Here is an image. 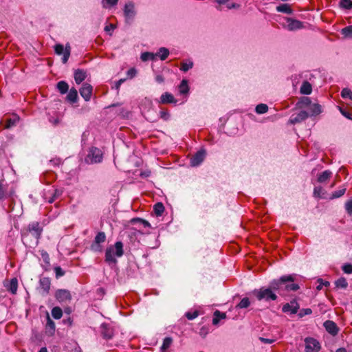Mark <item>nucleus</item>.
I'll use <instances>...</instances> for the list:
<instances>
[{"instance_id": "f257e3e1", "label": "nucleus", "mask_w": 352, "mask_h": 352, "mask_svg": "<svg viewBox=\"0 0 352 352\" xmlns=\"http://www.w3.org/2000/svg\"><path fill=\"white\" fill-rule=\"evenodd\" d=\"M295 276L294 274L283 276L279 279L272 281L271 287L280 295H285L287 292L297 291L299 286L294 283Z\"/></svg>"}, {"instance_id": "f03ea898", "label": "nucleus", "mask_w": 352, "mask_h": 352, "mask_svg": "<svg viewBox=\"0 0 352 352\" xmlns=\"http://www.w3.org/2000/svg\"><path fill=\"white\" fill-rule=\"evenodd\" d=\"M123 254V243L121 241H117L114 245H110L106 249L105 261L109 264H115L117 263L115 256L120 257Z\"/></svg>"}, {"instance_id": "7ed1b4c3", "label": "nucleus", "mask_w": 352, "mask_h": 352, "mask_svg": "<svg viewBox=\"0 0 352 352\" xmlns=\"http://www.w3.org/2000/svg\"><path fill=\"white\" fill-rule=\"evenodd\" d=\"M273 291L274 290L271 287L270 283L269 288L262 287L260 289H255L253 291V294L258 300H275L277 298V296L273 292Z\"/></svg>"}, {"instance_id": "20e7f679", "label": "nucleus", "mask_w": 352, "mask_h": 352, "mask_svg": "<svg viewBox=\"0 0 352 352\" xmlns=\"http://www.w3.org/2000/svg\"><path fill=\"white\" fill-rule=\"evenodd\" d=\"M43 228L40 226V223L37 221L30 223L27 228V232L23 234V238L25 239L29 234H31L36 240L37 244L41 237Z\"/></svg>"}, {"instance_id": "39448f33", "label": "nucleus", "mask_w": 352, "mask_h": 352, "mask_svg": "<svg viewBox=\"0 0 352 352\" xmlns=\"http://www.w3.org/2000/svg\"><path fill=\"white\" fill-rule=\"evenodd\" d=\"M102 160V153L100 149L96 147H91L85 157L87 164L101 162Z\"/></svg>"}, {"instance_id": "423d86ee", "label": "nucleus", "mask_w": 352, "mask_h": 352, "mask_svg": "<svg viewBox=\"0 0 352 352\" xmlns=\"http://www.w3.org/2000/svg\"><path fill=\"white\" fill-rule=\"evenodd\" d=\"M106 241V234L104 232H99L95 236L94 241L91 245V250L96 252H100L102 250L101 243Z\"/></svg>"}, {"instance_id": "0eeeda50", "label": "nucleus", "mask_w": 352, "mask_h": 352, "mask_svg": "<svg viewBox=\"0 0 352 352\" xmlns=\"http://www.w3.org/2000/svg\"><path fill=\"white\" fill-rule=\"evenodd\" d=\"M305 343L306 352H318L320 349L319 342L313 338H307Z\"/></svg>"}, {"instance_id": "6e6552de", "label": "nucleus", "mask_w": 352, "mask_h": 352, "mask_svg": "<svg viewBox=\"0 0 352 352\" xmlns=\"http://www.w3.org/2000/svg\"><path fill=\"white\" fill-rule=\"evenodd\" d=\"M55 297L56 300L60 303L67 304L72 300V295L70 292L67 289H58L56 292Z\"/></svg>"}, {"instance_id": "1a4fd4ad", "label": "nucleus", "mask_w": 352, "mask_h": 352, "mask_svg": "<svg viewBox=\"0 0 352 352\" xmlns=\"http://www.w3.org/2000/svg\"><path fill=\"white\" fill-rule=\"evenodd\" d=\"M283 25L289 31H295L303 28L302 22L292 18H287L286 23Z\"/></svg>"}, {"instance_id": "9d476101", "label": "nucleus", "mask_w": 352, "mask_h": 352, "mask_svg": "<svg viewBox=\"0 0 352 352\" xmlns=\"http://www.w3.org/2000/svg\"><path fill=\"white\" fill-rule=\"evenodd\" d=\"M93 91V87L88 84L84 83L79 90L80 96L85 99V101H89Z\"/></svg>"}, {"instance_id": "9b49d317", "label": "nucleus", "mask_w": 352, "mask_h": 352, "mask_svg": "<svg viewBox=\"0 0 352 352\" xmlns=\"http://www.w3.org/2000/svg\"><path fill=\"white\" fill-rule=\"evenodd\" d=\"M55 52L58 54H63V56L62 58V61L63 63H66L69 59V57L70 56V48L67 49L66 47L65 49H64V47L61 44H57L54 47Z\"/></svg>"}, {"instance_id": "f8f14e48", "label": "nucleus", "mask_w": 352, "mask_h": 352, "mask_svg": "<svg viewBox=\"0 0 352 352\" xmlns=\"http://www.w3.org/2000/svg\"><path fill=\"white\" fill-rule=\"evenodd\" d=\"M206 157V151L204 150H200L197 151L190 160V165L192 166H197L199 165L204 160Z\"/></svg>"}, {"instance_id": "ddd939ff", "label": "nucleus", "mask_w": 352, "mask_h": 352, "mask_svg": "<svg viewBox=\"0 0 352 352\" xmlns=\"http://www.w3.org/2000/svg\"><path fill=\"white\" fill-rule=\"evenodd\" d=\"M300 306L296 300H292L289 303H286L283 307V311L285 313H290L295 314L298 312Z\"/></svg>"}, {"instance_id": "4468645a", "label": "nucleus", "mask_w": 352, "mask_h": 352, "mask_svg": "<svg viewBox=\"0 0 352 352\" xmlns=\"http://www.w3.org/2000/svg\"><path fill=\"white\" fill-rule=\"evenodd\" d=\"M325 330L332 336H336L339 332V328L336 323L332 320H327L323 324Z\"/></svg>"}, {"instance_id": "2eb2a0df", "label": "nucleus", "mask_w": 352, "mask_h": 352, "mask_svg": "<svg viewBox=\"0 0 352 352\" xmlns=\"http://www.w3.org/2000/svg\"><path fill=\"white\" fill-rule=\"evenodd\" d=\"M309 116V113L306 111H301L296 115H292L289 119V122L292 124L301 122L306 120Z\"/></svg>"}, {"instance_id": "dca6fc26", "label": "nucleus", "mask_w": 352, "mask_h": 352, "mask_svg": "<svg viewBox=\"0 0 352 352\" xmlns=\"http://www.w3.org/2000/svg\"><path fill=\"white\" fill-rule=\"evenodd\" d=\"M100 333L102 336L107 340L111 339L113 335L112 328L107 324H102L101 325Z\"/></svg>"}, {"instance_id": "f3484780", "label": "nucleus", "mask_w": 352, "mask_h": 352, "mask_svg": "<svg viewBox=\"0 0 352 352\" xmlns=\"http://www.w3.org/2000/svg\"><path fill=\"white\" fill-rule=\"evenodd\" d=\"M20 118L16 114H13L10 118H6L5 121V125L3 129H10L13 126H15L17 123L19 122Z\"/></svg>"}, {"instance_id": "a211bd4d", "label": "nucleus", "mask_w": 352, "mask_h": 352, "mask_svg": "<svg viewBox=\"0 0 352 352\" xmlns=\"http://www.w3.org/2000/svg\"><path fill=\"white\" fill-rule=\"evenodd\" d=\"M39 283L44 294H47L49 293L51 286L50 279L47 277H43L40 279Z\"/></svg>"}, {"instance_id": "6ab92c4d", "label": "nucleus", "mask_w": 352, "mask_h": 352, "mask_svg": "<svg viewBox=\"0 0 352 352\" xmlns=\"http://www.w3.org/2000/svg\"><path fill=\"white\" fill-rule=\"evenodd\" d=\"M126 19H132L135 15L134 6L132 3H126L124 10Z\"/></svg>"}, {"instance_id": "aec40b11", "label": "nucleus", "mask_w": 352, "mask_h": 352, "mask_svg": "<svg viewBox=\"0 0 352 352\" xmlns=\"http://www.w3.org/2000/svg\"><path fill=\"white\" fill-rule=\"evenodd\" d=\"M160 102L162 104L175 103L176 100L171 94L165 92L161 96Z\"/></svg>"}, {"instance_id": "412c9836", "label": "nucleus", "mask_w": 352, "mask_h": 352, "mask_svg": "<svg viewBox=\"0 0 352 352\" xmlns=\"http://www.w3.org/2000/svg\"><path fill=\"white\" fill-rule=\"evenodd\" d=\"M67 100L71 103H75L78 100V91L74 88L72 87L69 89V93L66 97Z\"/></svg>"}, {"instance_id": "4be33fe9", "label": "nucleus", "mask_w": 352, "mask_h": 352, "mask_svg": "<svg viewBox=\"0 0 352 352\" xmlns=\"http://www.w3.org/2000/svg\"><path fill=\"white\" fill-rule=\"evenodd\" d=\"M86 78V73L82 69H76L74 72V80L77 84H80Z\"/></svg>"}, {"instance_id": "5701e85b", "label": "nucleus", "mask_w": 352, "mask_h": 352, "mask_svg": "<svg viewBox=\"0 0 352 352\" xmlns=\"http://www.w3.org/2000/svg\"><path fill=\"white\" fill-rule=\"evenodd\" d=\"M226 318V314L225 313H222L219 310H216L214 313L212 324L214 325H217L219 324L220 320L224 319Z\"/></svg>"}, {"instance_id": "b1692460", "label": "nucleus", "mask_w": 352, "mask_h": 352, "mask_svg": "<svg viewBox=\"0 0 352 352\" xmlns=\"http://www.w3.org/2000/svg\"><path fill=\"white\" fill-rule=\"evenodd\" d=\"M57 89L61 94H66L69 90V85L65 81H59L57 83Z\"/></svg>"}, {"instance_id": "393cba45", "label": "nucleus", "mask_w": 352, "mask_h": 352, "mask_svg": "<svg viewBox=\"0 0 352 352\" xmlns=\"http://www.w3.org/2000/svg\"><path fill=\"white\" fill-rule=\"evenodd\" d=\"M179 91L181 94H186L189 91V87L187 80H182L179 85Z\"/></svg>"}, {"instance_id": "a878e982", "label": "nucleus", "mask_w": 352, "mask_h": 352, "mask_svg": "<svg viewBox=\"0 0 352 352\" xmlns=\"http://www.w3.org/2000/svg\"><path fill=\"white\" fill-rule=\"evenodd\" d=\"M331 175H332V173L330 170H324L321 174H320L318 175V181L320 183H323V182H326L327 179H329L330 178V177L331 176Z\"/></svg>"}, {"instance_id": "bb28decb", "label": "nucleus", "mask_w": 352, "mask_h": 352, "mask_svg": "<svg viewBox=\"0 0 352 352\" xmlns=\"http://www.w3.org/2000/svg\"><path fill=\"white\" fill-rule=\"evenodd\" d=\"M310 116H315L322 112L321 106L318 104H311L309 107Z\"/></svg>"}, {"instance_id": "cd10ccee", "label": "nucleus", "mask_w": 352, "mask_h": 352, "mask_svg": "<svg viewBox=\"0 0 352 352\" xmlns=\"http://www.w3.org/2000/svg\"><path fill=\"white\" fill-rule=\"evenodd\" d=\"M169 55V50L166 47H160L156 54L162 60H166Z\"/></svg>"}, {"instance_id": "c85d7f7f", "label": "nucleus", "mask_w": 352, "mask_h": 352, "mask_svg": "<svg viewBox=\"0 0 352 352\" xmlns=\"http://www.w3.org/2000/svg\"><path fill=\"white\" fill-rule=\"evenodd\" d=\"M215 2L218 3L220 6L224 5L228 9L238 8L239 6H236L234 3L231 1V0H214Z\"/></svg>"}, {"instance_id": "c756f323", "label": "nucleus", "mask_w": 352, "mask_h": 352, "mask_svg": "<svg viewBox=\"0 0 352 352\" xmlns=\"http://www.w3.org/2000/svg\"><path fill=\"white\" fill-rule=\"evenodd\" d=\"M153 211L156 216H161L164 211V206L162 203L158 202L155 204L153 206Z\"/></svg>"}, {"instance_id": "7c9ffc66", "label": "nucleus", "mask_w": 352, "mask_h": 352, "mask_svg": "<svg viewBox=\"0 0 352 352\" xmlns=\"http://www.w3.org/2000/svg\"><path fill=\"white\" fill-rule=\"evenodd\" d=\"M312 88L311 84L307 81H305L300 87V92L303 94H310Z\"/></svg>"}, {"instance_id": "2f4dec72", "label": "nucleus", "mask_w": 352, "mask_h": 352, "mask_svg": "<svg viewBox=\"0 0 352 352\" xmlns=\"http://www.w3.org/2000/svg\"><path fill=\"white\" fill-rule=\"evenodd\" d=\"M17 287H18V281H17L16 278H12L10 282L8 289L12 294H15L17 291Z\"/></svg>"}, {"instance_id": "473e14b6", "label": "nucleus", "mask_w": 352, "mask_h": 352, "mask_svg": "<svg viewBox=\"0 0 352 352\" xmlns=\"http://www.w3.org/2000/svg\"><path fill=\"white\" fill-rule=\"evenodd\" d=\"M276 10L279 12L292 14V9L288 4H281L276 7Z\"/></svg>"}, {"instance_id": "72a5a7b5", "label": "nucleus", "mask_w": 352, "mask_h": 352, "mask_svg": "<svg viewBox=\"0 0 352 352\" xmlns=\"http://www.w3.org/2000/svg\"><path fill=\"white\" fill-rule=\"evenodd\" d=\"M311 104V100L308 97L302 98L298 103L297 105L299 108L309 107Z\"/></svg>"}, {"instance_id": "f704fd0d", "label": "nucleus", "mask_w": 352, "mask_h": 352, "mask_svg": "<svg viewBox=\"0 0 352 352\" xmlns=\"http://www.w3.org/2000/svg\"><path fill=\"white\" fill-rule=\"evenodd\" d=\"M173 342V340L170 337H166L164 339L162 346H161V351L166 352V350L170 346Z\"/></svg>"}, {"instance_id": "c9c22d12", "label": "nucleus", "mask_w": 352, "mask_h": 352, "mask_svg": "<svg viewBox=\"0 0 352 352\" xmlns=\"http://www.w3.org/2000/svg\"><path fill=\"white\" fill-rule=\"evenodd\" d=\"M335 285L338 288L346 289L348 286V283L345 278H340L336 282Z\"/></svg>"}, {"instance_id": "e433bc0d", "label": "nucleus", "mask_w": 352, "mask_h": 352, "mask_svg": "<svg viewBox=\"0 0 352 352\" xmlns=\"http://www.w3.org/2000/svg\"><path fill=\"white\" fill-rule=\"evenodd\" d=\"M52 316L54 319H60L63 316L62 309L58 307H55L52 310Z\"/></svg>"}, {"instance_id": "4c0bfd02", "label": "nucleus", "mask_w": 352, "mask_h": 352, "mask_svg": "<svg viewBox=\"0 0 352 352\" xmlns=\"http://www.w3.org/2000/svg\"><path fill=\"white\" fill-rule=\"evenodd\" d=\"M251 302L248 298H243L240 302L236 305V308L245 309L248 308L250 305Z\"/></svg>"}, {"instance_id": "58836bf2", "label": "nucleus", "mask_w": 352, "mask_h": 352, "mask_svg": "<svg viewBox=\"0 0 352 352\" xmlns=\"http://www.w3.org/2000/svg\"><path fill=\"white\" fill-rule=\"evenodd\" d=\"M268 111V107L265 104H259L256 107V112L258 114H263Z\"/></svg>"}, {"instance_id": "ea45409f", "label": "nucleus", "mask_w": 352, "mask_h": 352, "mask_svg": "<svg viewBox=\"0 0 352 352\" xmlns=\"http://www.w3.org/2000/svg\"><path fill=\"white\" fill-rule=\"evenodd\" d=\"M341 96L344 99H349L352 100V91L348 88H344L341 91Z\"/></svg>"}, {"instance_id": "a19ab883", "label": "nucleus", "mask_w": 352, "mask_h": 352, "mask_svg": "<svg viewBox=\"0 0 352 352\" xmlns=\"http://www.w3.org/2000/svg\"><path fill=\"white\" fill-rule=\"evenodd\" d=\"M46 327H47V329H50L52 331V333H53L55 331V323L50 318L49 316H47V318Z\"/></svg>"}, {"instance_id": "79ce46f5", "label": "nucleus", "mask_w": 352, "mask_h": 352, "mask_svg": "<svg viewBox=\"0 0 352 352\" xmlns=\"http://www.w3.org/2000/svg\"><path fill=\"white\" fill-rule=\"evenodd\" d=\"M341 32L346 37H352V25L344 28Z\"/></svg>"}, {"instance_id": "37998d69", "label": "nucleus", "mask_w": 352, "mask_h": 352, "mask_svg": "<svg viewBox=\"0 0 352 352\" xmlns=\"http://www.w3.org/2000/svg\"><path fill=\"white\" fill-rule=\"evenodd\" d=\"M345 192H346V188H344L339 189V190L335 191L334 192H333V194L331 195V199L339 198V197H342L345 193Z\"/></svg>"}, {"instance_id": "c03bdc74", "label": "nucleus", "mask_w": 352, "mask_h": 352, "mask_svg": "<svg viewBox=\"0 0 352 352\" xmlns=\"http://www.w3.org/2000/svg\"><path fill=\"white\" fill-rule=\"evenodd\" d=\"M340 6L345 9L352 8V1L351 0H341Z\"/></svg>"}, {"instance_id": "a18cd8bd", "label": "nucleus", "mask_w": 352, "mask_h": 352, "mask_svg": "<svg viewBox=\"0 0 352 352\" xmlns=\"http://www.w3.org/2000/svg\"><path fill=\"white\" fill-rule=\"evenodd\" d=\"M199 316V311L195 310L192 312L191 311H188L185 314V316L188 319V320H193L195 318H196L197 316Z\"/></svg>"}, {"instance_id": "49530a36", "label": "nucleus", "mask_w": 352, "mask_h": 352, "mask_svg": "<svg viewBox=\"0 0 352 352\" xmlns=\"http://www.w3.org/2000/svg\"><path fill=\"white\" fill-rule=\"evenodd\" d=\"M193 66V63L192 62L189 63H182L181 65L180 69L183 72H187L190 69H191Z\"/></svg>"}, {"instance_id": "de8ad7c7", "label": "nucleus", "mask_w": 352, "mask_h": 352, "mask_svg": "<svg viewBox=\"0 0 352 352\" xmlns=\"http://www.w3.org/2000/svg\"><path fill=\"white\" fill-rule=\"evenodd\" d=\"M312 313V310L310 308L302 309L298 313L299 318H302L305 316L310 315Z\"/></svg>"}, {"instance_id": "09e8293b", "label": "nucleus", "mask_w": 352, "mask_h": 352, "mask_svg": "<svg viewBox=\"0 0 352 352\" xmlns=\"http://www.w3.org/2000/svg\"><path fill=\"white\" fill-rule=\"evenodd\" d=\"M136 222H139L141 224H142L144 226V228H146V227H150V223L145 221V220H143L142 219H140V218H134L131 220V223H135Z\"/></svg>"}, {"instance_id": "8fccbe9b", "label": "nucleus", "mask_w": 352, "mask_h": 352, "mask_svg": "<svg viewBox=\"0 0 352 352\" xmlns=\"http://www.w3.org/2000/svg\"><path fill=\"white\" fill-rule=\"evenodd\" d=\"M54 272L56 274V278H58L65 275V271L60 266H56L54 267Z\"/></svg>"}, {"instance_id": "3c124183", "label": "nucleus", "mask_w": 352, "mask_h": 352, "mask_svg": "<svg viewBox=\"0 0 352 352\" xmlns=\"http://www.w3.org/2000/svg\"><path fill=\"white\" fill-rule=\"evenodd\" d=\"M342 269L345 274H352V264H351V263L344 264L342 267Z\"/></svg>"}, {"instance_id": "603ef678", "label": "nucleus", "mask_w": 352, "mask_h": 352, "mask_svg": "<svg viewBox=\"0 0 352 352\" xmlns=\"http://www.w3.org/2000/svg\"><path fill=\"white\" fill-rule=\"evenodd\" d=\"M153 58L154 54L150 52H144L141 55V58L144 61L147 60L148 59H153Z\"/></svg>"}, {"instance_id": "864d4df0", "label": "nucleus", "mask_w": 352, "mask_h": 352, "mask_svg": "<svg viewBox=\"0 0 352 352\" xmlns=\"http://www.w3.org/2000/svg\"><path fill=\"white\" fill-rule=\"evenodd\" d=\"M319 285L317 286L316 289L318 290L322 289V287H328L330 283L328 281H324L322 279H318Z\"/></svg>"}, {"instance_id": "5fc2aeb1", "label": "nucleus", "mask_w": 352, "mask_h": 352, "mask_svg": "<svg viewBox=\"0 0 352 352\" xmlns=\"http://www.w3.org/2000/svg\"><path fill=\"white\" fill-rule=\"evenodd\" d=\"M323 189L320 186H317L314 188V195L316 197H322L321 193L322 192Z\"/></svg>"}, {"instance_id": "6e6d98bb", "label": "nucleus", "mask_w": 352, "mask_h": 352, "mask_svg": "<svg viewBox=\"0 0 352 352\" xmlns=\"http://www.w3.org/2000/svg\"><path fill=\"white\" fill-rule=\"evenodd\" d=\"M345 209L349 214H352V200L346 203Z\"/></svg>"}, {"instance_id": "4d7b16f0", "label": "nucleus", "mask_w": 352, "mask_h": 352, "mask_svg": "<svg viewBox=\"0 0 352 352\" xmlns=\"http://www.w3.org/2000/svg\"><path fill=\"white\" fill-rule=\"evenodd\" d=\"M136 73L137 72L135 68H131L127 71V76L132 78L136 75Z\"/></svg>"}, {"instance_id": "13d9d810", "label": "nucleus", "mask_w": 352, "mask_h": 352, "mask_svg": "<svg viewBox=\"0 0 352 352\" xmlns=\"http://www.w3.org/2000/svg\"><path fill=\"white\" fill-rule=\"evenodd\" d=\"M125 81L124 78L120 79L117 82H116L115 85L113 88L116 89V90H119L121 85Z\"/></svg>"}, {"instance_id": "bf43d9fd", "label": "nucleus", "mask_w": 352, "mask_h": 352, "mask_svg": "<svg viewBox=\"0 0 352 352\" xmlns=\"http://www.w3.org/2000/svg\"><path fill=\"white\" fill-rule=\"evenodd\" d=\"M259 340L262 342L265 343V344H272L275 341V340H274V339H267V338H264L262 337H260Z\"/></svg>"}, {"instance_id": "052dcab7", "label": "nucleus", "mask_w": 352, "mask_h": 352, "mask_svg": "<svg viewBox=\"0 0 352 352\" xmlns=\"http://www.w3.org/2000/svg\"><path fill=\"white\" fill-rule=\"evenodd\" d=\"M155 80L158 83H162L164 81V78L162 75L158 74L155 76Z\"/></svg>"}, {"instance_id": "680f3d73", "label": "nucleus", "mask_w": 352, "mask_h": 352, "mask_svg": "<svg viewBox=\"0 0 352 352\" xmlns=\"http://www.w3.org/2000/svg\"><path fill=\"white\" fill-rule=\"evenodd\" d=\"M5 191L3 189L2 184L0 182V200H2L5 198Z\"/></svg>"}, {"instance_id": "e2e57ef3", "label": "nucleus", "mask_w": 352, "mask_h": 352, "mask_svg": "<svg viewBox=\"0 0 352 352\" xmlns=\"http://www.w3.org/2000/svg\"><path fill=\"white\" fill-rule=\"evenodd\" d=\"M160 117L164 120H167L169 117V115L166 111H160Z\"/></svg>"}, {"instance_id": "0e129e2a", "label": "nucleus", "mask_w": 352, "mask_h": 352, "mask_svg": "<svg viewBox=\"0 0 352 352\" xmlns=\"http://www.w3.org/2000/svg\"><path fill=\"white\" fill-rule=\"evenodd\" d=\"M107 3L110 6H115L118 3V0H105Z\"/></svg>"}, {"instance_id": "69168bd1", "label": "nucleus", "mask_w": 352, "mask_h": 352, "mask_svg": "<svg viewBox=\"0 0 352 352\" xmlns=\"http://www.w3.org/2000/svg\"><path fill=\"white\" fill-rule=\"evenodd\" d=\"M61 193H62V191H61V190H58V189H56V190H54V194H53V197H55V198L56 199L57 197H58L59 196H60Z\"/></svg>"}, {"instance_id": "338daca9", "label": "nucleus", "mask_w": 352, "mask_h": 352, "mask_svg": "<svg viewBox=\"0 0 352 352\" xmlns=\"http://www.w3.org/2000/svg\"><path fill=\"white\" fill-rule=\"evenodd\" d=\"M341 113L343 116H344L345 117L348 118H350V113L349 112H346V111H344L341 109Z\"/></svg>"}, {"instance_id": "774afa93", "label": "nucleus", "mask_w": 352, "mask_h": 352, "mask_svg": "<svg viewBox=\"0 0 352 352\" xmlns=\"http://www.w3.org/2000/svg\"><path fill=\"white\" fill-rule=\"evenodd\" d=\"M336 352H346V350L344 348H340Z\"/></svg>"}]
</instances>
